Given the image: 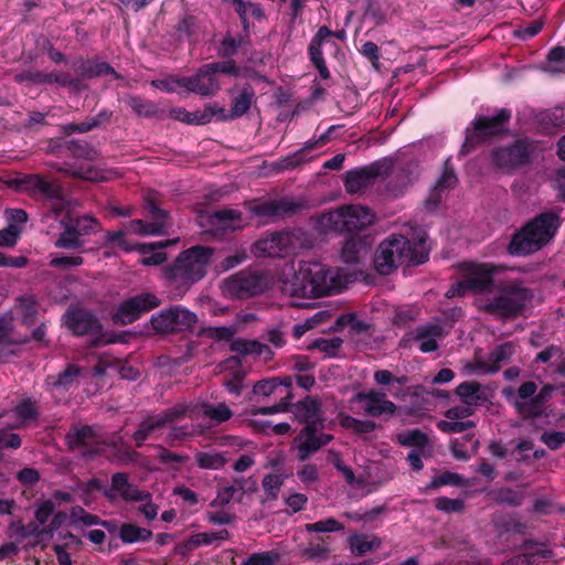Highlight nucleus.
<instances>
[{"mask_svg":"<svg viewBox=\"0 0 565 565\" xmlns=\"http://www.w3.org/2000/svg\"><path fill=\"white\" fill-rule=\"evenodd\" d=\"M214 248L196 245L181 252L172 264L162 268V277L174 290V297H182L190 287L206 275Z\"/></svg>","mask_w":565,"mask_h":565,"instance_id":"obj_1","label":"nucleus"},{"mask_svg":"<svg viewBox=\"0 0 565 565\" xmlns=\"http://www.w3.org/2000/svg\"><path fill=\"white\" fill-rule=\"evenodd\" d=\"M559 226L558 215L542 213L516 232L508 247L511 255L522 256L532 254L546 245Z\"/></svg>","mask_w":565,"mask_h":565,"instance_id":"obj_2","label":"nucleus"},{"mask_svg":"<svg viewBox=\"0 0 565 565\" xmlns=\"http://www.w3.org/2000/svg\"><path fill=\"white\" fill-rule=\"evenodd\" d=\"M427 254H416L411 241L403 235H391L380 243L374 255V268L381 275L392 274L404 264H423Z\"/></svg>","mask_w":565,"mask_h":565,"instance_id":"obj_3","label":"nucleus"},{"mask_svg":"<svg viewBox=\"0 0 565 565\" xmlns=\"http://www.w3.org/2000/svg\"><path fill=\"white\" fill-rule=\"evenodd\" d=\"M532 298L533 292L530 289L513 281L502 287L499 295L487 303L486 309L502 318H514L523 313Z\"/></svg>","mask_w":565,"mask_h":565,"instance_id":"obj_4","label":"nucleus"},{"mask_svg":"<svg viewBox=\"0 0 565 565\" xmlns=\"http://www.w3.org/2000/svg\"><path fill=\"white\" fill-rule=\"evenodd\" d=\"M307 286L309 298H320L332 292H339L343 288V277L339 268H331L319 262H306Z\"/></svg>","mask_w":565,"mask_h":565,"instance_id":"obj_5","label":"nucleus"},{"mask_svg":"<svg viewBox=\"0 0 565 565\" xmlns=\"http://www.w3.org/2000/svg\"><path fill=\"white\" fill-rule=\"evenodd\" d=\"M500 267L493 264H470L461 265L462 279L452 285L447 291V297H462L469 291H486L492 285V276L499 271Z\"/></svg>","mask_w":565,"mask_h":565,"instance_id":"obj_6","label":"nucleus"},{"mask_svg":"<svg viewBox=\"0 0 565 565\" xmlns=\"http://www.w3.org/2000/svg\"><path fill=\"white\" fill-rule=\"evenodd\" d=\"M536 391V383L526 381L518 388L512 386L503 387L501 394L522 418L537 419L545 415V407H542L540 404Z\"/></svg>","mask_w":565,"mask_h":565,"instance_id":"obj_7","label":"nucleus"},{"mask_svg":"<svg viewBox=\"0 0 565 565\" xmlns=\"http://www.w3.org/2000/svg\"><path fill=\"white\" fill-rule=\"evenodd\" d=\"M299 231L273 233L254 243L252 253L257 257H285L302 247Z\"/></svg>","mask_w":565,"mask_h":565,"instance_id":"obj_8","label":"nucleus"},{"mask_svg":"<svg viewBox=\"0 0 565 565\" xmlns=\"http://www.w3.org/2000/svg\"><path fill=\"white\" fill-rule=\"evenodd\" d=\"M511 113L507 109H500L497 115L478 116L471 122V127L466 129V140L462 145L465 151H469L476 145L488 141L490 138L504 131V125L510 120Z\"/></svg>","mask_w":565,"mask_h":565,"instance_id":"obj_9","label":"nucleus"},{"mask_svg":"<svg viewBox=\"0 0 565 565\" xmlns=\"http://www.w3.org/2000/svg\"><path fill=\"white\" fill-rule=\"evenodd\" d=\"M196 322V313L182 306L162 309L150 319L152 329L160 334L188 331L193 329Z\"/></svg>","mask_w":565,"mask_h":565,"instance_id":"obj_10","label":"nucleus"},{"mask_svg":"<svg viewBox=\"0 0 565 565\" xmlns=\"http://www.w3.org/2000/svg\"><path fill=\"white\" fill-rule=\"evenodd\" d=\"M270 280L264 273L241 270L224 281V292L234 298H248L268 289Z\"/></svg>","mask_w":565,"mask_h":565,"instance_id":"obj_11","label":"nucleus"},{"mask_svg":"<svg viewBox=\"0 0 565 565\" xmlns=\"http://www.w3.org/2000/svg\"><path fill=\"white\" fill-rule=\"evenodd\" d=\"M67 328L77 335H92L93 345L111 343L115 340L103 332L98 319L88 310L76 308L70 309L64 316Z\"/></svg>","mask_w":565,"mask_h":565,"instance_id":"obj_12","label":"nucleus"},{"mask_svg":"<svg viewBox=\"0 0 565 565\" xmlns=\"http://www.w3.org/2000/svg\"><path fill=\"white\" fill-rule=\"evenodd\" d=\"M19 186L32 194H40L51 202V213L57 217L65 206L66 200L61 185L55 181H50L39 174H30L21 178Z\"/></svg>","mask_w":565,"mask_h":565,"instance_id":"obj_13","label":"nucleus"},{"mask_svg":"<svg viewBox=\"0 0 565 565\" xmlns=\"http://www.w3.org/2000/svg\"><path fill=\"white\" fill-rule=\"evenodd\" d=\"M148 217L150 221L132 220L128 223L129 232L141 236H159L167 233L172 226L169 213L160 209L154 202L147 201Z\"/></svg>","mask_w":565,"mask_h":565,"instance_id":"obj_14","label":"nucleus"},{"mask_svg":"<svg viewBox=\"0 0 565 565\" xmlns=\"http://www.w3.org/2000/svg\"><path fill=\"white\" fill-rule=\"evenodd\" d=\"M71 449H78L84 456L93 457L99 452L105 439L89 425H73L65 436Z\"/></svg>","mask_w":565,"mask_h":565,"instance_id":"obj_15","label":"nucleus"},{"mask_svg":"<svg viewBox=\"0 0 565 565\" xmlns=\"http://www.w3.org/2000/svg\"><path fill=\"white\" fill-rule=\"evenodd\" d=\"M352 403L360 406V411L370 417L393 416L397 406L387 398L384 392L370 390L353 395Z\"/></svg>","mask_w":565,"mask_h":565,"instance_id":"obj_16","label":"nucleus"},{"mask_svg":"<svg viewBox=\"0 0 565 565\" xmlns=\"http://www.w3.org/2000/svg\"><path fill=\"white\" fill-rule=\"evenodd\" d=\"M177 83L188 92L201 96H214L221 89V84L210 64L200 67L192 76L178 77Z\"/></svg>","mask_w":565,"mask_h":565,"instance_id":"obj_17","label":"nucleus"},{"mask_svg":"<svg viewBox=\"0 0 565 565\" xmlns=\"http://www.w3.org/2000/svg\"><path fill=\"white\" fill-rule=\"evenodd\" d=\"M323 426H305L299 435L296 437L295 443L297 444L298 459L306 461L311 455L318 451L322 446H326L332 440V435L317 433L322 429Z\"/></svg>","mask_w":565,"mask_h":565,"instance_id":"obj_18","label":"nucleus"},{"mask_svg":"<svg viewBox=\"0 0 565 565\" xmlns=\"http://www.w3.org/2000/svg\"><path fill=\"white\" fill-rule=\"evenodd\" d=\"M443 337V328L437 323H427L419 326L413 333L406 334L401 340L402 347H409L412 342L418 343V348L424 353L436 351L439 345L437 340Z\"/></svg>","mask_w":565,"mask_h":565,"instance_id":"obj_19","label":"nucleus"},{"mask_svg":"<svg viewBox=\"0 0 565 565\" xmlns=\"http://www.w3.org/2000/svg\"><path fill=\"white\" fill-rule=\"evenodd\" d=\"M105 495L110 500L121 498L125 501H143L149 497V493L131 484L127 473L116 472L111 478L110 488L105 491Z\"/></svg>","mask_w":565,"mask_h":565,"instance_id":"obj_20","label":"nucleus"},{"mask_svg":"<svg viewBox=\"0 0 565 565\" xmlns=\"http://www.w3.org/2000/svg\"><path fill=\"white\" fill-rule=\"evenodd\" d=\"M305 270V260H300L296 268L281 275L280 289L282 294L289 297L309 298Z\"/></svg>","mask_w":565,"mask_h":565,"instance_id":"obj_21","label":"nucleus"},{"mask_svg":"<svg viewBox=\"0 0 565 565\" xmlns=\"http://www.w3.org/2000/svg\"><path fill=\"white\" fill-rule=\"evenodd\" d=\"M530 152L526 145L518 141L509 147L493 151V162L500 168H514L529 161Z\"/></svg>","mask_w":565,"mask_h":565,"instance_id":"obj_22","label":"nucleus"},{"mask_svg":"<svg viewBox=\"0 0 565 565\" xmlns=\"http://www.w3.org/2000/svg\"><path fill=\"white\" fill-rule=\"evenodd\" d=\"M294 414L296 418L310 426H323L324 417L321 409V401L313 396H307L294 405Z\"/></svg>","mask_w":565,"mask_h":565,"instance_id":"obj_23","label":"nucleus"},{"mask_svg":"<svg viewBox=\"0 0 565 565\" xmlns=\"http://www.w3.org/2000/svg\"><path fill=\"white\" fill-rule=\"evenodd\" d=\"M382 164L348 171L344 179V186L349 193H358L371 184V181L382 174Z\"/></svg>","mask_w":565,"mask_h":565,"instance_id":"obj_24","label":"nucleus"},{"mask_svg":"<svg viewBox=\"0 0 565 565\" xmlns=\"http://www.w3.org/2000/svg\"><path fill=\"white\" fill-rule=\"evenodd\" d=\"M343 217L347 232L362 231L373 224L375 220L374 213L362 205H344Z\"/></svg>","mask_w":565,"mask_h":565,"instance_id":"obj_25","label":"nucleus"},{"mask_svg":"<svg viewBox=\"0 0 565 565\" xmlns=\"http://www.w3.org/2000/svg\"><path fill=\"white\" fill-rule=\"evenodd\" d=\"M291 377L286 376L284 379H270L257 382L253 392L257 396L269 397V396H285L286 399H291Z\"/></svg>","mask_w":565,"mask_h":565,"instance_id":"obj_26","label":"nucleus"},{"mask_svg":"<svg viewBox=\"0 0 565 565\" xmlns=\"http://www.w3.org/2000/svg\"><path fill=\"white\" fill-rule=\"evenodd\" d=\"M455 392L463 405H469L473 409L489 401L487 388L476 381L460 383Z\"/></svg>","mask_w":565,"mask_h":565,"instance_id":"obj_27","label":"nucleus"},{"mask_svg":"<svg viewBox=\"0 0 565 565\" xmlns=\"http://www.w3.org/2000/svg\"><path fill=\"white\" fill-rule=\"evenodd\" d=\"M179 242V238L167 239L151 244H139L137 250L143 255L140 263L143 266H157L161 265L167 260V254L162 252L163 248L174 245Z\"/></svg>","mask_w":565,"mask_h":565,"instance_id":"obj_28","label":"nucleus"},{"mask_svg":"<svg viewBox=\"0 0 565 565\" xmlns=\"http://www.w3.org/2000/svg\"><path fill=\"white\" fill-rule=\"evenodd\" d=\"M209 222L217 231H236L244 226L242 213L232 209L213 212L209 216Z\"/></svg>","mask_w":565,"mask_h":565,"instance_id":"obj_29","label":"nucleus"},{"mask_svg":"<svg viewBox=\"0 0 565 565\" xmlns=\"http://www.w3.org/2000/svg\"><path fill=\"white\" fill-rule=\"evenodd\" d=\"M255 90L250 85H244L241 92L232 99L228 116L232 119L244 116L255 103Z\"/></svg>","mask_w":565,"mask_h":565,"instance_id":"obj_30","label":"nucleus"},{"mask_svg":"<svg viewBox=\"0 0 565 565\" xmlns=\"http://www.w3.org/2000/svg\"><path fill=\"white\" fill-rule=\"evenodd\" d=\"M61 225L63 231L54 243L55 247L62 249H81L84 245V242L74 228L73 220L62 218Z\"/></svg>","mask_w":565,"mask_h":565,"instance_id":"obj_31","label":"nucleus"},{"mask_svg":"<svg viewBox=\"0 0 565 565\" xmlns=\"http://www.w3.org/2000/svg\"><path fill=\"white\" fill-rule=\"evenodd\" d=\"M244 497V480L236 479L231 486H225L217 490L216 497L211 501L210 505L220 508L228 504L231 501L241 502Z\"/></svg>","mask_w":565,"mask_h":565,"instance_id":"obj_32","label":"nucleus"},{"mask_svg":"<svg viewBox=\"0 0 565 565\" xmlns=\"http://www.w3.org/2000/svg\"><path fill=\"white\" fill-rule=\"evenodd\" d=\"M231 349L232 351L243 355H254L257 358H264L265 360H269L273 356V352L269 347L256 340H235L232 342Z\"/></svg>","mask_w":565,"mask_h":565,"instance_id":"obj_33","label":"nucleus"},{"mask_svg":"<svg viewBox=\"0 0 565 565\" xmlns=\"http://www.w3.org/2000/svg\"><path fill=\"white\" fill-rule=\"evenodd\" d=\"M450 159L446 161L445 170L441 177L437 180L436 186L430 195V198L426 201V205L428 209H435L439 202V193L455 188L457 184V175L454 170L448 167Z\"/></svg>","mask_w":565,"mask_h":565,"instance_id":"obj_34","label":"nucleus"},{"mask_svg":"<svg viewBox=\"0 0 565 565\" xmlns=\"http://www.w3.org/2000/svg\"><path fill=\"white\" fill-rule=\"evenodd\" d=\"M535 120L547 132L555 128H562L565 126V108L555 107L541 110L536 114Z\"/></svg>","mask_w":565,"mask_h":565,"instance_id":"obj_35","label":"nucleus"},{"mask_svg":"<svg viewBox=\"0 0 565 565\" xmlns=\"http://www.w3.org/2000/svg\"><path fill=\"white\" fill-rule=\"evenodd\" d=\"M367 244L360 237H350L345 241L341 249V258L344 263L356 264L361 257L367 253Z\"/></svg>","mask_w":565,"mask_h":565,"instance_id":"obj_36","label":"nucleus"},{"mask_svg":"<svg viewBox=\"0 0 565 565\" xmlns=\"http://www.w3.org/2000/svg\"><path fill=\"white\" fill-rule=\"evenodd\" d=\"M162 428L161 422L158 419L157 415H154L142 420L131 438L137 447H141L147 439L153 437L156 433Z\"/></svg>","mask_w":565,"mask_h":565,"instance_id":"obj_37","label":"nucleus"},{"mask_svg":"<svg viewBox=\"0 0 565 565\" xmlns=\"http://www.w3.org/2000/svg\"><path fill=\"white\" fill-rule=\"evenodd\" d=\"M291 204L287 201H273V202H263L256 203L252 206L250 211L254 215L262 217H271L282 215L289 211H291Z\"/></svg>","mask_w":565,"mask_h":565,"instance_id":"obj_38","label":"nucleus"},{"mask_svg":"<svg viewBox=\"0 0 565 565\" xmlns=\"http://www.w3.org/2000/svg\"><path fill=\"white\" fill-rule=\"evenodd\" d=\"M119 537L126 544L147 542L152 537V532L132 523H124L119 529Z\"/></svg>","mask_w":565,"mask_h":565,"instance_id":"obj_39","label":"nucleus"},{"mask_svg":"<svg viewBox=\"0 0 565 565\" xmlns=\"http://www.w3.org/2000/svg\"><path fill=\"white\" fill-rule=\"evenodd\" d=\"M348 541L350 550L355 556H363L381 546V540L375 536L369 539L366 535L353 534L349 536Z\"/></svg>","mask_w":565,"mask_h":565,"instance_id":"obj_40","label":"nucleus"},{"mask_svg":"<svg viewBox=\"0 0 565 565\" xmlns=\"http://www.w3.org/2000/svg\"><path fill=\"white\" fill-rule=\"evenodd\" d=\"M200 412L204 417L216 425L228 420L233 416L232 411L225 403L202 404Z\"/></svg>","mask_w":565,"mask_h":565,"instance_id":"obj_41","label":"nucleus"},{"mask_svg":"<svg viewBox=\"0 0 565 565\" xmlns=\"http://www.w3.org/2000/svg\"><path fill=\"white\" fill-rule=\"evenodd\" d=\"M319 225L324 231L347 232L343 206L338 210L323 213L319 217Z\"/></svg>","mask_w":565,"mask_h":565,"instance_id":"obj_42","label":"nucleus"},{"mask_svg":"<svg viewBox=\"0 0 565 565\" xmlns=\"http://www.w3.org/2000/svg\"><path fill=\"white\" fill-rule=\"evenodd\" d=\"M196 463L202 469H221L226 463V458L222 452L212 451H200L195 455Z\"/></svg>","mask_w":565,"mask_h":565,"instance_id":"obj_43","label":"nucleus"},{"mask_svg":"<svg viewBox=\"0 0 565 565\" xmlns=\"http://www.w3.org/2000/svg\"><path fill=\"white\" fill-rule=\"evenodd\" d=\"M139 318L140 316L137 312L136 306L134 305L131 298L122 301L113 316L114 321L121 326L132 323Z\"/></svg>","mask_w":565,"mask_h":565,"instance_id":"obj_44","label":"nucleus"},{"mask_svg":"<svg viewBox=\"0 0 565 565\" xmlns=\"http://www.w3.org/2000/svg\"><path fill=\"white\" fill-rule=\"evenodd\" d=\"M81 71L83 76L89 78L106 75H114L115 78L119 77L116 71L105 62H86L82 65Z\"/></svg>","mask_w":565,"mask_h":565,"instance_id":"obj_45","label":"nucleus"},{"mask_svg":"<svg viewBox=\"0 0 565 565\" xmlns=\"http://www.w3.org/2000/svg\"><path fill=\"white\" fill-rule=\"evenodd\" d=\"M134 305L136 306V310L141 317L143 313L159 307L161 305V299L152 292H142L135 297H131Z\"/></svg>","mask_w":565,"mask_h":565,"instance_id":"obj_46","label":"nucleus"},{"mask_svg":"<svg viewBox=\"0 0 565 565\" xmlns=\"http://www.w3.org/2000/svg\"><path fill=\"white\" fill-rule=\"evenodd\" d=\"M238 332L237 324L223 326V327H207L200 331V335L213 340H231Z\"/></svg>","mask_w":565,"mask_h":565,"instance_id":"obj_47","label":"nucleus"},{"mask_svg":"<svg viewBox=\"0 0 565 565\" xmlns=\"http://www.w3.org/2000/svg\"><path fill=\"white\" fill-rule=\"evenodd\" d=\"M343 340L339 337H334L331 339H317L315 340L310 348L317 349L321 353H324L328 358H334L338 355L339 350L341 349Z\"/></svg>","mask_w":565,"mask_h":565,"instance_id":"obj_48","label":"nucleus"},{"mask_svg":"<svg viewBox=\"0 0 565 565\" xmlns=\"http://www.w3.org/2000/svg\"><path fill=\"white\" fill-rule=\"evenodd\" d=\"M514 354V345L512 342H505L498 345L489 355L488 363L490 366L501 367V363L510 361Z\"/></svg>","mask_w":565,"mask_h":565,"instance_id":"obj_49","label":"nucleus"},{"mask_svg":"<svg viewBox=\"0 0 565 565\" xmlns=\"http://www.w3.org/2000/svg\"><path fill=\"white\" fill-rule=\"evenodd\" d=\"M170 116L181 122L188 125H205L206 117L201 116L200 110L188 111L183 107H174L170 109Z\"/></svg>","mask_w":565,"mask_h":565,"instance_id":"obj_50","label":"nucleus"},{"mask_svg":"<svg viewBox=\"0 0 565 565\" xmlns=\"http://www.w3.org/2000/svg\"><path fill=\"white\" fill-rule=\"evenodd\" d=\"M127 104L138 116L141 117H154L158 113L157 106L153 103L143 100L138 96H130L127 99Z\"/></svg>","mask_w":565,"mask_h":565,"instance_id":"obj_51","label":"nucleus"},{"mask_svg":"<svg viewBox=\"0 0 565 565\" xmlns=\"http://www.w3.org/2000/svg\"><path fill=\"white\" fill-rule=\"evenodd\" d=\"M305 529L309 533H332L342 531L344 526L334 518H328L315 523H308L305 525Z\"/></svg>","mask_w":565,"mask_h":565,"instance_id":"obj_52","label":"nucleus"},{"mask_svg":"<svg viewBox=\"0 0 565 565\" xmlns=\"http://www.w3.org/2000/svg\"><path fill=\"white\" fill-rule=\"evenodd\" d=\"M236 12L239 14L244 28H247V18L255 17L262 18L263 11L258 4L252 2H244V0H232Z\"/></svg>","mask_w":565,"mask_h":565,"instance_id":"obj_53","label":"nucleus"},{"mask_svg":"<svg viewBox=\"0 0 565 565\" xmlns=\"http://www.w3.org/2000/svg\"><path fill=\"white\" fill-rule=\"evenodd\" d=\"M397 441L402 446L425 447L428 444V437L426 434H424L419 429H412V430H407V431L398 434Z\"/></svg>","mask_w":565,"mask_h":565,"instance_id":"obj_54","label":"nucleus"},{"mask_svg":"<svg viewBox=\"0 0 565 565\" xmlns=\"http://www.w3.org/2000/svg\"><path fill=\"white\" fill-rule=\"evenodd\" d=\"M284 483V476L269 473L263 479L262 486L269 499H276Z\"/></svg>","mask_w":565,"mask_h":565,"instance_id":"obj_55","label":"nucleus"},{"mask_svg":"<svg viewBox=\"0 0 565 565\" xmlns=\"http://www.w3.org/2000/svg\"><path fill=\"white\" fill-rule=\"evenodd\" d=\"M14 413L22 424L35 420L38 418V409L35 403L31 399H25L18 404L14 408Z\"/></svg>","mask_w":565,"mask_h":565,"instance_id":"obj_56","label":"nucleus"},{"mask_svg":"<svg viewBox=\"0 0 565 565\" xmlns=\"http://www.w3.org/2000/svg\"><path fill=\"white\" fill-rule=\"evenodd\" d=\"M84 259L79 255L64 256L58 254L51 255L50 266L54 268L68 269L83 265Z\"/></svg>","mask_w":565,"mask_h":565,"instance_id":"obj_57","label":"nucleus"},{"mask_svg":"<svg viewBox=\"0 0 565 565\" xmlns=\"http://www.w3.org/2000/svg\"><path fill=\"white\" fill-rule=\"evenodd\" d=\"M79 372L81 370L78 366L70 364L63 372L57 374L52 384L55 387H68L78 377Z\"/></svg>","mask_w":565,"mask_h":565,"instance_id":"obj_58","label":"nucleus"},{"mask_svg":"<svg viewBox=\"0 0 565 565\" xmlns=\"http://www.w3.org/2000/svg\"><path fill=\"white\" fill-rule=\"evenodd\" d=\"M447 484L468 486V482L459 473L446 471L440 476L434 478L429 484V488H438Z\"/></svg>","mask_w":565,"mask_h":565,"instance_id":"obj_59","label":"nucleus"},{"mask_svg":"<svg viewBox=\"0 0 565 565\" xmlns=\"http://www.w3.org/2000/svg\"><path fill=\"white\" fill-rule=\"evenodd\" d=\"M188 406L179 404L157 415L161 425L164 427L175 420L183 418L186 415Z\"/></svg>","mask_w":565,"mask_h":565,"instance_id":"obj_60","label":"nucleus"},{"mask_svg":"<svg viewBox=\"0 0 565 565\" xmlns=\"http://www.w3.org/2000/svg\"><path fill=\"white\" fill-rule=\"evenodd\" d=\"M201 116L206 117L205 124L212 121L215 118L218 121H230L233 120L232 117L228 116V111L216 104L207 105L203 110H200Z\"/></svg>","mask_w":565,"mask_h":565,"instance_id":"obj_61","label":"nucleus"},{"mask_svg":"<svg viewBox=\"0 0 565 565\" xmlns=\"http://www.w3.org/2000/svg\"><path fill=\"white\" fill-rule=\"evenodd\" d=\"M522 494L518 493L511 488H501L497 491L494 500L500 504H509L512 507L520 505L522 502Z\"/></svg>","mask_w":565,"mask_h":565,"instance_id":"obj_62","label":"nucleus"},{"mask_svg":"<svg viewBox=\"0 0 565 565\" xmlns=\"http://www.w3.org/2000/svg\"><path fill=\"white\" fill-rule=\"evenodd\" d=\"M73 225L77 234L82 238V236L89 235L95 231L97 220L90 215H83L81 217L73 220Z\"/></svg>","mask_w":565,"mask_h":565,"instance_id":"obj_63","label":"nucleus"},{"mask_svg":"<svg viewBox=\"0 0 565 565\" xmlns=\"http://www.w3.org/2000/svg\"><path fill=\"white\" fill-rule=\"evenodd\" d=\"M279 559V554L269 551L250 555L242 565H274Z\"/></svg>","mask_w":565,"mask_h":565,"instance_id":"obj_64","label":"nucleus"}]
</instances>
